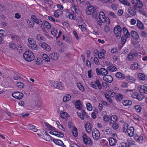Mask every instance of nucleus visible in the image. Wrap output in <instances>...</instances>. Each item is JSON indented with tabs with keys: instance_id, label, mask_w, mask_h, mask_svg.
<instances>
[{
	"instance_id": "47",
	"label": "nucleus",
	"mask_w": 147,
	"mask_h": 147,
	"mask_svg": "<svg viewBox=\"0 0 147 147\" xmlns=\"http://www.w3.org/2000/svg\"><path fill=\"white\" fill-rule=\"evenodd\" d=\"M128 143L129 145V147H130L131 145H135V142L131 139H129L127 140Z\"/></svg>"
},
{
	"instance_id": "28",
	"label": "nucleus",
	"mask_w": 147,
	"mask_h": 147,
	"mask_svg": "<svg viewBox=\"0 0 147 147\" xmlns=\"http://www.w3.org/2000/svg\"><path fill=\"white\" fill-rule=\"evenodd\" d=\"M28 128L30 130L35 132H37L38 131V129L36 128V127L31 124H29L28 125Z\"/></svg>"
},
{
	"instance_id": "64",
	"label": "nucleus",
	"mask_w": 147,
	"mask_h": 147,
	"mask_svg": "<svg viewBox=\"0 0 147 147\" xmlns=\"http://www.w3.org/2000/svg\"><path fill=\"white\" fill-rule=\"evenodd\" d=\"M120 147H129V145L127 143L122 142Z\"/></svg>"
},
{
	"instance_id": "52",
	"label": "nucleus",
	"mask_w": 147,
	"mask_h": 147,
	"mask_svg": "<svg viewBox=\"0 0 147 147\" xmlns=\"http://www.w3.org/2000/svg\"><path fill=\"white\" fill-rule=\"evenodd\" d=\"M124 127L123 128V132H126V131H127V129H128V126L129 125H128V124H125V125H124Z\"/></svg>"
},
{
	"instance_id": "43",
	"label": "nucleus",
	"mask_w": 147,
	"mask_h": 147,
	"mask_svg": "<svg viewBox=\"0 0 147 147\" xmlns=\"http://www.w3.org/2000/svg\"><path fill=\"white\" fill-rule=\"evenodd\" d=\"M134 138L138 142H139L141 140H142L143 138L142 136H140L137 135H134Z\"/></svg>"
},
{
	"instance_id": "57",
	"label": "nucleus",
	"mask_w": 147,
	"mask_h": 147,
	"mask_svg": "<svg viewBox=\"0 0 147 147\" xmlns=\"http://www.w3.org/2000/svg\"><path fill=\"white\" fill-rule=\"evenodd\" d=\"M17 85L18 87L20 88L24 87V84L23 83L21 82H17Z\"/></svg>"
},
{
	"instance_id": "42",
	"label": "nucleus",
	"mask_w": 147,
	"mask_h": 147,
	"mask_svg": "<svg viewBox=\"0 0 147 147\" xmlns=\"http://www.w3.org/2000/svg\"><path fill=\"white\" fill-rule=\"evenodd\" d=\"M126 78L127 81L129 82H133L135 81L134 78L130 76H126Z\"/></svg>"
},
{
	"instance_id": "20",
	"label": "nucleus",
	"mask_w": 147,
	"mask_h": 147,
	"mask_svg": "<svg viewBox=\"0 0 147 147\" xmlns=\"http://www.w3.org/2000/svg\"><path fill=\"white\" fill-rule=\"evenodd\" d=\"M127 132L128 135L130 137L133 136L134 132V128L133 127H128L127 129Z\"/></svg>"
},
{
	"instance_id": "36",
	"label": "nucleus",
	"mask_w": 147,
	"mask_h": 147,
	"mask_svg": "<svg viewBox=\"0 0 147 147\" xmlns=\"http://www.w3.org/2000/svg\"><path fill=\"white\" fill-rule=\"evenodd\" d=\"M71 98V96L70 94H67L63 98V102H65L69 101Z\"/></svg>"
},
{
	"instance_id": "7",
	"label": "nucleus",
	"mask_w": 147,
	"mask_h": 147,
	"mask_svg": "<svg viewBox=\"0 0 147 147\" xmlns=\"http://www.w3.org/2000/svg\"><path fill=\"white\" fill-rule=\"evenodd\" d=\"M92 136L95 140H98L100 136V134L99 131L96 129H94L92 131Z\"/></svg>"
},
{
	"instance_id": "4",
	"label": "nucleus",
	"mask_w": 147,
	"mask_h": 147,
	"mask_svg": "<svg viewBox=\"0 0 147 147\" xmlns=\"http://www.w3.org/2000/svg\"><path fill=\"white\" fill-rule=\"evenodd\" d=\"M51 86L59 90H61L63 88V87L61 83L60 82L53 81L50 83Z\"/></svg>"
},
{
	"instance_id": "62",
	"label": "nucleus",
	"mask_w": 147,
	"mask_h": 147,
	"mask_svg": "<svg viewBox=\"0 0 147 147\" xmlns=\"http://www.w3.org/2000/svg\"><path fill=\"white\" fill-rule=\"evenodd\" d=\"M94 62L95 64L97 65H98L99 64V60L98 58L97 57H94Z\"/></svg>"
},
{
	"instance_id": "58",
	"label": "nucleus",
	"mask_w": 147,
	"mask_h": 147,
	"mask_svg": "<svg viewBox=\"0 0 147 147\" xmlns=\"http://www.w3.org/2000/svg\"><path fill=\"white\" fill-rule=\"evenodd\" d=\"M109 16L110 17H111L112 18H115L116 16L114 13L112 12H109L108 13Z\"/></svg>"
},
{
	"instance_id": "46",
	"label": "nucleus",
	"mask_w": 147,
	"mask_h": 147,
	"mask_svg": "<svg viewBox=\"0 0 147 147\" xmlns=\"http://www.w3.org/2000/svg\"><path fill=\"white\" fill-rule=\"evenodd\" d=\"M27 22L29 26L30 27H33L34 25V24L33 22L29 20H27Z\"/></svg>"
},
{
	"instance_id": "25",
	"label": "nucleus",
	"mask_w": 147,
	"mask_h": 147,
	"mask_svg": "<svg viewBox=\"0 0 147 147\" xmlns=\"http://www.w3.org/2000/svg\"><path fill=\"white\" fill-rule=\"evenodd\" d=\"M85 128L87 132L90 133L92 131L90 123H87L85 124Z\"/></svg>"
},
{
	"instance_id": "37",
	"label": "nucleus",
	"mask_w": 147,
	"mask_h": 147,
	"mask_svg": "<svg viewBox=\"0 0 147 147\" xmlns=\"http://www.w3.org/2000/svg\"><path fill=\"white\" fill-rule=\"evenodd\" d=\"M123 98V96L121 94H119L116 95L115 99L117 101H120Z\"/></svg>"
},
{
	"instance_id": "63",
	"label": "nucleus",
	"mask_w": 147,
	"mask_h": 147,
	"mask_svg": "<svg viewBox=\"0 0 147 147\" xmlns=\"http://www.w3.org/2000/svg\"><path fill=\"white\" fill-rule=\"evenodd\" d=\"M112 9L113 10H116L117 9V5L116 4H112L111 6Z\"/></svg>"
},
{
	"instance_id": "22",
	"label": "nucleus",
	"mask_w": 147,
	"mask_h": 147,
	"mask_svg": "<svg viewBox=\"0 0 147 147\" xmlns=\"http://www.w3.org/2000/svg\"><path fill=\"white\" fill-rule=\"evenodd\" d=\"M136 53L133 51L130 52L127 56V59L130 61L132 60L135 57Z\"/></svg>"
},
{
	"instance_id": "44",
	"label": "nucleus",
	"mask_w": 147,
	"mask_h": 147,
	"mask_svg": "<svg viewBox=\"0 0 147 147\" xmlns=\"http://www.w3.org/2000/svg\"><path fill=\"white\" fill-rule=\"evenodd\" d=\"M77 86L79 89L82 92L84 91V88L83 86L82 85V84L80 83H77Z\"/></svg>"
},
{
	"instance_id": "6",
	"label": "nucleus",
	"mask_w": 147,
	"mask_h": 147,
	"mask_svg": "<svg viewBox=\"0 0 147 147\" xmlns=\"http://www.w3.org/2000/svg\"><path fill=\"white\" fill-rule=\"evenodd\" d=\"M122 29L119 26H116L114 28V32L117 37H120L121 35Z\"/></svg>"
},
{
	"instance_id": "35",
	"label": "nucleus",
	"mask_w": 147,
	"mask_h": 147,
	"mask_svg": "<svg viewBox=\"0 0 147 147\" xmlns=\"http://www.w3.org/2000/svg\"><path fill=\"white\" fill-rule=\"evenodd\" d=\"M122 103L123 105L125 106L130 105L132 104V102L128 100H123Z\"/></svg>"
},
{
	"instance_id": "38",
	"label": "nucleus",
	"mask_w": 147,
	"mask_h": 147,
	"mask_svg": "<svg viewBox=\"0 0 147 147\" xmlns=\"http://www.w3.org/2000/svg\"><path fill=\"white\" fill-rule=\"evenodd\" d=\"M137 25L139 28L142 29H144V26L143 24L139 20H137Z\"/></svg>"
},
{
	"instance_id": "31",
	"label": "nucleus",
	"mask_w": 147,
	"mask_h": 147,
	"mask_svg": "<svg viewBox=\"0 0 147 147\" xmlns=\"http://www.w3.org/2000/svg\"><path fill=\"white\" fill-rule=\"evenodd\" d=\"M108 71L111 72H113L117 70L116 67L113 65H111L107 67Z\"/></svg>"
},
{
	"instance_id": "19",
	"label": "nucleus",
	"mask_w": 147,
	"mask_h": 147,
	"mask_svg": "<svg viewBox=\"0 0 147 147\" xmlns=\"http://www.w3.org/2000/svg\"><path fill=\"white\" fill-rule=\"evenodd\" d=\"M99 18L102 20V23L106 22L107 24H110V20L108 17H106L105 16H101Z\"/></svg>"
},
{
	"instance_id": "34",
	"label": "nucleus",
	"mask_w": 147,
	"mask_h": 147,
	"mask_svg": "<svg viewBox=\"0 0 147 147\" xmlns=\"http://www.w3.org/2000/svg\"><path fill=\"white\" fill-rule=\"evenodd\" d=\"M62 11H60V10L59 9H57L55 11L54 15L55 17L57 18L60 15L62 14Z\"/></svg>"
},
{
	"instance_id": "60",
	"label": "nucleus",
	"mask_w": 147,
	"mask_h": 147,
	"mask_svg": "<svg viewBox=\"0 0 147 147\" xmlns=\"http://www.w3.org/2000/svg\"><path fill=\"white\" fill-rule=\"evenodd\" d=\"M117 51V49L115 48H112L111 50V52L112 54H115Z\"/></svg>"
},
{
	"instance_id": "24",
	"label": "nucleus",
	"mask_w": 147,
	"mask_h": 147,
	"mask_svg": "<svg viewBox=\"0 0 147 147\" xmlns=\"http://www.w3.org/2000/svg\"><path fill=\"white\" fill-rule=\"evenodd\" d=\"M116 77L121 79H124L125 78V76L123 73L120 72H117L115 74Z\"/></svg>"
},
{
	"instance_id": "51",
	"label": "nucleus",
	"mask_w": 147,
	"mask_h": 147,
	"mask_svg": "<svg viewBox=\"0 0 147 147\" xmlns=\"http://www.w3.org/2000/svg\"><path fill=\"white\" fill-rule=\"evenodd\" d=\"M111 125H112L113 129L115 130L117 129L119 127L118 124L116 122L111 124Z\"/></svg>"
},
{
	"instance_id": "3",
	"label": "nucleus",
	"mask_w": 147,
	"mask_h": 147,
	"mask_svg": "<svg viewBox=\"0 0 147 147\" xmlns=\"http://www.w3.org/2000/svg\"><path fill=\"white\" fill-rule=\"evenodd\" d=\"M131 2L133 5V7L135 9L140 8L143 6L140 0H132Z\"/></svg>"
},
{
	"instance_id": "11",
	"label": "nucleus",
	"mask_w": 147,
	"mask_h": 147,
	"mask_svg": "<svg viewBox=\"0 0 147 147\" xmlns=\"http://www.w3.org/2000/svg\"><path fill=\"white\" fill-rule=\"evenodd\" d=\"M39 45L43 49L47 51H50L51 47L49 45L45 42H42L39 43Z\"/></svg>"
},
{
	"instance_id": "55",
	"label": "nucleus",
	"mask_w": 147,
	"mask_h": 147,
	"mask_svg": "<svg viewBox=\"0 0 147 147\" xmlns=\"http://www.w3.org/2000/svg\"><path fill=\"white\" fill-rule=\"evenodd\" d=\"M104 30L105 32L107 33L110 31V27L109 26L107 25H106L105 26Z\"/></svg>"
},
{
	"instance_id": "59",
	"label": "nucleus",
	"mask_w": 147,
	"mask_h": 147,
	"mask_svg": "<svg viewBox=\"0 0 147 147\" xmlns=\"http://www.w3.org/2000/svg\"><path fill=\"white\" fill-rule=\"evenodd\" d=\"M92 14V18L94 19H96L98 17V13L97 12H95Z\"/></svg>"
},
{
	"instance_id": "18",
	"label": "nucleus",
	"mask_w": 147,
	"mask_h": 147,
	"mask_svg": "<svg viewBox=\"0 0 147 147\" xmlns=\"http://www.w3.org/2000/svg\"><path fill=\"white\" fill-rule=\"evenodd\" d=\"M109 141L110 145L111 146L115 145L117 142V140L113 138H109Z\"/></svg>"
},
{
	"instance_id": "41",
	"label": "nucleus",
	"mask_w": 147,
	"mask_h": 147,
	"mask_svg": "<svg viewBox=\"0 0 147 147\" xmlns=\"http://www.w3.org/2000/svg\"><path fill=\"white\" fill-rule=\"evenodd\" d=\"M43 24L44 26H45L46 28L47 29H49L51 28V25L47 21L45 20L44 21H43Z\"/></svg>"
},
{
	"instance_id": "50",
	"label": "nucleus",
	"mask_w": 147,
	"mask_h": 147,
	"mask_svg": "<svg viewBox=\"0 0 147 147\" xmlns=\"http://www.w3.org/2000/svg\"><path fill=\"white\" fill-rule=\"evenodd\" d=\"M28 42L30 44L29 45H31L36 42L34 41V39L31 38H28Z\"/></svg>"
},
{
	"instance_id": "48",
	"label": "nucleus",
	"mask_w": 147,
	"mask_h": 147,
	"mask_svg": "<svg viewBox=\"0 0 147 147\" xmlns=\"http://www.w3.org/2000/svg\"><path fill=\"white\" fill-rule=\"evenodd\" d=\"M73 135L75 137H76L78 136L77 130L75 127L73 128V130L72 131Z\"/></svg>"
},
{
	"instance_id": "39",
	"label": "nucleus",
	"mask_w": 147,
	"mask_h": 147,
	"mask_svg": "<svg viewBox=\"0 0 147 147\" xmlns=\"http://www.w3.org/2000/svg\"><path fill=\"white\" fill-rule=\"evenodd\" d=\"M138 76L139 79L141 80H144L146 78L144 74L142 73L138 74Z\"/></svg>"
},
{
	"instance_id": "30",
	"label": "nucleus",
	"mask_w": 147,
	"mask_h": 147,
	"mask_svg": "<svg viewBox=\"0 0 147 147\" xmlns=\"http://www.w3.org/2000/svg\"><path fill=\"white\" fill-rule=\"evenodd\" d=\"M50 57L52 59L56 60L58 59L59 55L57 53H52L50 55Z\"/></svg>"
},
{
	"instance_id": "16",
	"label": "nucleus",
	"mask_w": 147,
	"mask_h": 147,
	"mask_svg": "<svg viewBox=\"0 0 147 147\" xmlns=\"http://www.w3.org/2000/svg\"><path fill=\"white\" fill-rule=\"evenodd\" d=\"M136 9H135L134 7H130L128 9V11L129 13L131 15L134 16L136 14Z\"/></svg>"
},
{
	"instance_id": "21",
	"label": "nucleus",
	"mask_w": 147,
	"mask_h": 147,
	"mask_svg": "<svg viewBox=\"0 0 147 147\" xmlns=\"http://www.w3.org/2000/svg\"><path fill=\"white\" fill-rule=\"evenodd\" d=\"M31 18L33 20V21L37 24H39L40 23H42V21L41 20L38 19L34 15H32L31 17Z\"/></svg>"
},
{
	"instance_id": "61",
	"label": "nucleus",
	"mask_w": 147,
	"mask_h": 147,
	"mask_svg": "<svg viewBox=\"0 0 147 147\" xmlns=\"http://www.w3.org/2000/svg\"><path fill=\"white\" fill-rule=\"evenodd\" d=\"M144 98V96L142 94H138L137 99L139 100H142Z\"/></svg>"
},
{
	"instance_id": "10",
	"label": "nucleus",
	"mask_w": 147,
	"mask_h": 147,
	"mask_svg": "<svg viewBox=\"0 0 147 147\" xmlns=\"http://www.w3.org/2000/svg\"><path fill=\"white\" fill-rule=\"evenodd\" d=\"M12 96L17 99L20 100L23 97L24 95L23 94L20 92H17L13 93L12 94Z\"/></svg>"
},
{
	"instance_id": "54",
	"label": "nucleus",
	"mask_w": 147,
	"mask_h": 147,
	"mask_svg": "<svg viewBox=\"0 0 147 147\" xmlns=\"http://www.w3.org/2000/svg\"><path fill=\"white\" fill-rule=\"evenodd\" d=\"M141 35L142 36L146 38L147 36V33L144 31H142L140 32Z\"/></svg>"
},
{
	"instance_id": "27",
	"label": "nucleus",
	"mask_w": 147,
	"mask_h": 147,
	"mask_svg": "<svg viewBox=\"0 0 147 147\" xmlns=\"http://www.w3.org/2000/svg\"><path fill=\"white\" fill-rule=\"evenodd\" d=\"M106 53V51L103 49H101L100 51L98 54V57L100 59H101L104 57L105 54Z\"/></svg>"
},
{
	"instance_id": "40",
	"label": "nucleus",
	"mask_w": 147,
	"mask_h": 147,
	"mask_svg": "<svg viewBox=\"0 0 147 147\" xmlns=\"http://www.w3.org/2000/svg\"><path fill=\"white\" fill-rule=\"evenodd\" d=\"M36 39L38 41L45 40V37L41 34H38L36 36Z\"/></svg>"
},
{
	"instance_id": "33",
	"label": "nucleus",
	"mask_w": 147,
	"mask_h": 147,
	"mask_svg": "<svg viewBox=\"0 0 147 147\" xmlns=\"http://www.w3.org/2000/svg\"><path fill=\"white\" fill-rule=\"evenodd\" d=\"M42 58L46 62H49L50 61V59L47 55L45 54H43L42 55Z\"/></svg>"
},
{
	"instance_id": "17",
	"label": "nucleus",
	"mask_w": 147,
	"mask_h": 147,
	"mask_svg": "<svg viewBox=\"0 0 147 147\" xmlns=\"http://www.w3.org/2000/svg\"><path fill=\"white\" fill-rule=\"evenodd\" d=\"M49 133L51 134L54 135L59 137H62L63 136V134L62 133L59 131H51Z\"/></svg>"
},
{
	"instance_id": "8",
	"label": "nucleus",
	"mask_w": 147,
	"mask_h": 147,
	"mask_svg": "<svg viewBox=\"0 0 147 147\" xmlns=\"http://www.w3.org/2000/svg\"><path fill=\"white\" fill-rule=\"evenodd\" d=\"M96 72L98 75H102L103 76H105L108 74V70L104 68H101L99 69L97 68L96 69Z\"/></svg>"
},
{
	"instance_id": "26",
	"label": "nucleus",
	"mask_w": 147,
	"mask_h": 147,
	"mask_svg": "<svg viewBox=\"0 0 147 147\" xmlns=\"http://www.w3.org/2000/svg\"><path fill=\"white\" fill-rule=\"evenodd\" d=\"M76 107L78 109H80L82 107V105L81 101L80 100H78L76 101L75 103Z\"/></svg>"
},
{
	"instance_id": "12",
	"label": "nucleus",
	"mask_w": 147,
	"mask_h": 147,
	"mask_svg": "<svg viewBox=\"0 0 147 147\" xmlns=\"http://www.w3.org/2000/svg\"><path fill=\"white\" fill-rule=\"evenodd\" d=\"M138 89L141 93L147 94V86L144 85H140Z\"/></svg>"
},
{
	"instance_id": "2",
	"label": "nucleus",
	"mask_w": 147,
	"mask_h": 147,
	"mask_svg": "<svg viewBox=\"0 0 147 147\" xmlns=\"http://www.w3.org/2000/svg\"><path fill=\"white\" fill-rule=\"evenodd\" d=\"M90 85L91 87L95 89H97L98 88L99 90H101L102 88V85L98 80H96L94 82H91Z\"/></svg>"
},
{
	"instance_id": "15",
	"label": "nucleus",
	"mask_w": 147,
	"mask_h": 147,
	"mask_svg": "<svg viewBox=\"0 0 147 147\" xmlns=\"http://www.w3.org/2000/svg\"><path fill=\"white\" fill-rule=\"evenodd\" d=\"M131 34L132 38L135 40H138L139 38V36L138 33L136 31L132 30L131 32Z\"/></svg>"
},
{
	"instance_id": "13",
	"label": "nucleus",
	"mask_w": 147,
	"mask_h": 147,
	"mask_svg": "<svg viewBox=\"0 0 147 147\" xmlns=\"http://www.w3.org/2000/svg\"><path fill=\"white\" fill-rule=\"evenodd\" d=\"M103 80L105 82L111 83L113 81V78L111 76L109 75H107L103 77Z\"/></svg>"
},
{
	"instance_id": "53",
	"label": "nucleus",
	"mask_w": 147,
	"mask_h": 147,
	"mask_svg": "<svg viewBox=\"0 0 147 147\" xmlns=\"http://www.w3.org/2000/svg\"><path fill=\"white\" fill-rule=\"evenodd\" d=\"M138 65L137 63H135L131 65V68L133 69H137L138 67Z\"/></svg>"
},
{
	"instance_id": "29",
	"label": "nucleus",
	"mask_w": 147,
	"mask_h": 147,
	"mask_svg": "<svg viewBox=\"0 0 147 147\" xmlns=\"http://www.w3.org/2000/svg\"><path fill=\"white\" fill-rule=\"evenodd\" d=\"M66 16L70 19H72L75 20L76 19V16L74 15V13H71L69 12L67 13L66 14Z\"/></svg>"
},
{
	"instance_id": "56",
	"label": "nucleus",
	"mask_w": 147,
	"mask_h": 147,
	"mask_svg": "<svg viewBox=\"0 0 147 147\" xmlns=\"http://www.w3.org/2000/svg\"><path fill=\"white\" fill-rule=\"evenodd\" d=\"M86 107L87 109L89 111H91L92 110V108L91 105L90 103H88L86 104Z\"/></svg>"
},
{
	"instance_id": "9",
	"label": "nucleus",
	"mask_w": 147,
	"mask_h": 147,
	"mask_svg": "<svg viewBox=\"0 0 147 147\" xmlns=\"http://www.w3.org/2000/svg\"><path fill=\"white\" fill-rule=\"evenodd\" d=\"M95 10L96 9L94 6L90 5L86 8V13L88 15H92L95 12Z\"/></svg>"
},
{
	"instance_id": "49",
	"label": "nucleus",
	"mask_w": 147,
	"mask_h": 147,
	"mask_svg": "<svg viewBox=\"0 0 147 147\" xmlns=\"http://www.w3.org/2000/svg\"><path fill=\"white\" fill-rule=\"evenodd\" d=\"M134 108L138 112H140L141 110V107L140 105H137L134 106Z\"/></svg>"
},
{
	"instance_id": "32",
	"label": "nucleus",
	"mask_w": 147,
	"mask_h": 147,
	"mask_svg": "<svg viewBox=\"0 0 147 147\" xmlns=\"http://www.w3.org/2000/svg\"><path fill=\"white\" fill-rule=\"evenodd\" d=\"M28 46L33 50H37L38 49V46L36 44V42L31 45H28Z\"/></svg>"
},
{
	"instance_id": "23",
	"label": "nucleus",
	"mask_w": 147,
	"mask_h": 147,
	"mask_svg": "<svg viewBox=\"0 0 147 147\" xmlns=\"http://www.w3.org/2000/svg\"><path fill=\"white\" fill-rule=\"evenodd\" d=\"M54 142L57 145L65 147V146L64 144L60 140L58 139H54L53 140Z\"/></svg>"
},
{
	"instance_id": "14",
	"label": "nucleus",
	"mask_w": 147,
	"mask_h": 147,
	"mask_svg": "<svg viewBox=\"0 0 147 147\" xmlns=\"http://www.w3.org/2000/svg\"><path fill=\"white\" fill-rule=\"evenodd\" d=\"M117 117L115 115H112L110 117L109 121V123L110 125H111V124L117 122Z\"/></svg>"
},
{
	"instance_id": "5",
	"label": "nucleus",
	"mask_w": 147,
	"mask_h": 147,
	"mask_svg": "<svg viewBox=\"0 0 147 147\" xmlns=\"http://www.w3.org/2000/svg\"><path fill=\"white\" fill-rule=\"evenodd\" d=\"M82 138L84 143L89 146H91L92 144V142L91 139L86 134H84L82 136Z\"/></svg>"
},
{
	"instance_id": "45",
	"label": "nucleus",
	"mask_w": 147,
	"mask_h": 147,
	"mask_svg": "<svg viewBox=\"0 0 147 147\" xmlns=\"http://www.w3.org/2000/svg\"><path fill=\"white\" fill-rule=\"evenodd\" d=\"M119 1L125 5L128 6H130V3L127 1V0H119Z\"/></svg>"
},
{
	"instance_id": "1",
	"label": "nucleus",
	"mask_w": 147,
	"mask_h": 147,
	"mask_svg": "<svg viewBox=\"0 0 147 147\" xmlns=\"http://www.w3.org/2000/svg\"><path fill=\"white\" fill-rule=\"evenodd\" d=\"M23 56L24 59L28 62L33 60L34 57L33 53L30 50L25 51L23 54Z\"/></svg>"
}]
</instances>
